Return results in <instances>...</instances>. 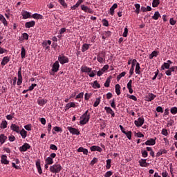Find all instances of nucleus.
I'll return each instance as SVG.
<instances>
[{"label": "nucleus", "instance_id": "nucleus-35", "mask_svg": "<svg viewBox=\"0 0 177 177\" xmlns=\"http://www.w3.org/2000/svg\"><path fill=\"white\" fill-rule=\"evenodd\" d=\"M91 85L94 89L100 88V84L97 83V80L94 81L93 83H91Z\"/></svg>", "mask_w": 177, "mask_h": 177}, {"label": "nucleus", "instance_id": "nucleus-24", "mask_svg": "<svg viewBox=\"0 0 177 177\" xmlns=\"http://www.w3.org/2000/svg\"><path fill=\"white\" fill-rule=\"evenodd\" d=\"M77 152L78 153H83L85 156H88V149H84L82 147H80L78 148Z\"/></svg>", "mask_w": 177, "mask_h": 177}, {"label": "nucleus", "instance_id": "nucleus-7", "mask_svg": "<svg viewBox=\"0 0 177 177\" xmlns=\"http://www.w3.org/2000/svg\"><path fill=\"white\" fill-rule=\"evenodd\" d=\"M29 149H31V145H30L28 143H24L21 147H19V151L23 153L24 151H27L29 150Z\"/></svg>", "mask_w": 177, "mask_h": 177}, {"label": "nucleus", "instance_id": "nucleus-49", "mask_svg": "<svg viewBox=\"0 0 177 177\" xmlns=\"http://www.w3.org/2000/svg\"><path fill=\"white\" fill-rule=\"evenodd\" d=\"M170 112H171V114L175 115V114L177 113V107L176 106H174V107L171 108Z\"/></svg>", "mask_w": 177, "mask_h": 177}, {"label": "nucleus", "instance_id": "nucleus-17", "mask_svg": "<svg viewBox=\"0 0 177 177\" xmlns=\"http://www.w3.org/2000/svg\"><path fill=\"white\" fill-rule=\"evenodd\" d=\"M91 151H99V153H102L103 149L99 146L93 145L90 147Z\"/></svg>", "mask_w": 177, "mask_h": 177}, {"label": "nucleus", "instance_id": "nucleus-32", "mask_svg": "<svg viewBox=\"0 0 177 177\" xmlns=\"http://www.w3.org/2000/svg\"><path fill=\"white\" fill-rule=\"evenodd\" d=\"M82 2H84V0H78L75 5L71 7L72 10H75V9H77V8H78V6H80Z\"/></svg>", "mask_w": 177, "mask_h": 177}, {"label": "nucleus", "instance_id": "nucleus-27", "mask_svg": "<svg viewBox=\"0 0 177 177\" xmlns=\"http://www.w3.org/2000/svg\"><path fill=\"white\" fill-rule=\"evenodd\" d=\"M115 93L118 96H120L121 95V86H120L118 84H117L115 86Z\"/></svg>", "mask_w": 177, "mask_h": 177}, {"label": "nucleus", "instance_id": "nucleus-28", "mask_svg": "<svg viewBox=\"0 0 177 177\" xmlns=\"http://www.w3.org/2000/svg\"><path fill=\"white\" fill-rule=\"evenodd\" d=\"M6 139H8V137L5 136V134H1L0 135V143L1 145H3L5 142H6Z\"/></svg>", "mask_w": 177, "mask_h": 177}, {"label": "nucleus", "instance_id": "nucleus-23", "mask_svg": "<svg viewBox=\"0 0 177 177\" xmlns=\"http://www.w3.org/2000/svg\"><path fill=\"white\" fill-rule=\"evenodd\" d=\"M34 26H35V21H31L25 24L26 28H31V27H34Z\"/></svg>", "mask_w": 177, "mask_h": 177}, {"label": "nucleus", "instance_id": "nucleus-60", "mask_svg": "<svg viewBox=\"0 0 177 177\" xmlns=\"http://www.w3.org/2000/svg\"><path fill=\"white\" fill-rule=\"evenodd\" d=\"M97 162V158H93V159L91 162V165L93 166Z\"/></svg>", "mask_w": 177, "mask_h": 177}, {"label": "nucleus", "instance_id": "nucleus-5", "mask_svg": "<svg viewBox=\"0 0 177 177\" xmlns=\"http://www.w3.org/2000/svg\"><path fill=\"white\" fill-rule=\"evenodd\" d=\"M143 124H145V118L143 117H140L138 118V120L134 121V124L136 127H137V128H140Z\"/></svg>", "mask_w": 177, "mask_h": 177}, {"label": "nucleus", "instance_id": "nucleus-33", "mask_svg": "<svg viewBox=\"0 0 177 177\" xmlns=\"http://www.w3.org/2000/svg\"><path fill=\"white\" fill-rule=\"evenodd\" d=\"M91 47V44H84L82 46V52H86L88 49Z\"/></svg>", "mask_w": 177, "mask_h": 177}, {"label": "nucleus", "instance_id": "nucleus-48", "mask_svg": "<svg viewBox=\"0 0 177 177\" xmlns=\"http://www.w3.org/2000/svg\"><path fill=\"white\" fill-rule=\"evenodd\" d=\"M106 169H110L111 168V159L106 160Z\"/></svg>", "mask_w": 177, "mask_h": 177}, {"label": "nucleus", "instance_id": "nucleus-52", "mask_svg": "<svg viewBox=\"0 0 177 177\" xmlns=\"http://www.w3.org/2000/svg\"><path fill=\"white\" fill-rule=\"evenodd\" d=\"M102 35H104L106 38H109V37H111V32L110 31H104L102 34Z\"/></svg>", "mask_w": 177, "mask_h": 177}, {"label": "nucleus", "instance_id": "nucleus-15", "mask_svg": "<svg viewBox=\"0 0 177 177\" xmlns=\"http://www.w3.org/2000/svg\"><path fill=\"white\" fill-rule=\"evenodd\" d=\"M9 62H10V57L6 56V57H3V58L2 59L1 64L2 66H6V64H8Z\"/></svg>", "mask_w": 177, "mask_h": 177}, {"label": "nucleus", "instance_id": "nucleus-37", "mask_svg": "<svg viewBox=\"0 0 177 177\" xmlns=\"http://www.w3.org/2000/svg\"><path fill=\"white\" fill-rule=\"evenodd\" d=\"M20 135L22 137V139H26V138H27V131L24 130V129H22L20 131Z\"/></svg>", "mask_w": 177, "mask_h": 177}, {"label": "nucleus", "instance_id": "nucleus-44", "mask_svg": "<svg viewBox=\"0 0 177 177\" xmlns=\"http://www.w3.org/2000/svg\"><path fill=\"white\" fill-rule=\"evenodd\" d=\"M21 59H24L26 57V48H24V47H21Z\"/></svg>", "mask_w": 177, "mask_h": 177}, {"label": "nucleus", "instance_id": "nucleus-20", "mask_svg": "<svg viewBox=\"0 0 177 177\" xmlns=\"http://www.w3.org/2000/svg\"><path fill=\"white\" fill-rule=\"evenodd\" d=\"M1 164H5V165H8V164H9V160H8V156L6 155L1 156Z\"/></svg>", "mask_w": 177, "mask_h": 177}, {"label": "nucleus", "instance_id": "nucleus-2", "mask_svg": "<svg viewBox=\"0 0 177 177\" xmlns=\"http://www.w3.org/2000/svg\"><path fill=\"white\" fill-rule=\"evenodd\" d=\"M62 169H63L62 165L57 162L50 167V171H51L52 174H59Z\"/></svg>", "mask_w": 177, "mask_h": 177}, {"label": "nucleus", "instance_id": "nucleus-16", "mask_svg": "<svg viewBox=\"0 0 177 177\" xmlns=\"http://www.w3.org/2000/svg\"><path fill=\"white\" fill-rule=\"evenodd\" d=\"M10 129H12V131H14V132H17V133H20V127L19 126L16 125L15 124H11Z\"/></svg>", "mask_w": 177, "mask_h": 177}, {"label": "nucleus", "instance_id": "nucleus-51", "mask_svg": "<svg viewBox=\"0 0 177 177\" xmlns=\"http://www.w3.org/2000/svg\"><path fill=\"white\" fill-rule=\"evenodd\" d=\"M60 5H62V6H63V8H67V3H66V1L64 0H58Z\"/></svg>", "mask_w": 177, "mask_h": 177}, {"label": "nucleus", "instance_id": "nucleus-45", "mask_svg": "<svg viewBox=\"0 0 177 177\" xmlns=\"http://www.w3.org/2000/svg\"><path fill=\"white\" fill-rule=\"evenodd\" d=\"M100 101H101L100 97L96 98L95 102L93 104V106L97 107L99 104H100Z\"/></svg>", "mask_w": 177, "mask_h": 177}, {"label": "nucleus", "instance_id": "nucleus-9", "mask_svg": "<svg viewBox=\"0 0 177 177\" xmlns=\"http://www.w3.org/2000/svg\"><path fill=\"white\" fill-rule=\"evenodd\" d=\"M59 68H60V64H59V61H55L52 66L53 73H57V71H59Z\"/></svg>", "mask_w": 177, "mask_h": 177}, {"label": "nucleus", "instance_id": "nucleus-22", "mask_svg": "<svg viewBox=\"0 0 177 177\" xmlns=\"http://www.w3.org/2000/svg\"><path fill=\"white\" fill-rule=\"evenodd\" d=\"M81 9L82 10H84V12H86L87 13H93V11L92 10V9L88 8V6H85L84 5L81 6Z\"/></svg>", "mask_w": 177, "mask_h": 177}, {"label": "nucleus", "instance_id": "nucleus-19", "mask_svg": "<svg viewBox=\"0 0 177 177\" xmlns=\"http://www.w3.org/2000/svg\"><path fill=\"white\" fill-rule=\"evenodd\" d=\"M145 144L146 146H154V145H156V140L153 138H150L149 140H147Z\"/></svg>", "mask_w": 177, "mask_h": 177}, {"label": "nucleus", "instance_id": "nucleus-38", "mask_svg": "<svg viewBox=\"0 0 177 177\" xmlns=\"http://www.w3.org/2000/svg\"><path fill=\"white\" fill-rule=\"evenodd\" d=\"M161 17V15H160V12L158 11L155 12L153 16L152 17V19L153 20H158V18Z\"/></svg>", "mask_w": 177, "mask_h": 177}, {"label": "nucleus", "instance_id": "nucleus-63", "mask_svg": "<svg viewBox=\"0 0 177 177\" xmlns=\"http://www.w3.org/2000/svg\"><path fill=\"white\" fill-rule=\"evenodd\" d=\"M111 175H113V171H109L105 174L104 177H110Z\"/></svg>", "mask_w": 177, "mask_h": 177}, {"label": "nucleus", "instance_id": "nucleus-46", "mask_svg": "<svg viewBox=\"0 0 177 177\" xmlns=\"http://www.w3.org/2000/svg\"><path fill=\"white\" fill-rule=\"evenodd\" d=\"M124 135H126L127 138L131 140V139H132V131H126L124 133Z\"/></svg>", "mask_w": 177, "mask_h": 177}, {"label": "nucleus", "instance_id": "nucleus-8", "mask_svg": "<svg viewBox=\"0 0 177 177\" xmlns=\"http://www.w3.org/2000/svg\"><path fill=\"white\" fill-rule=\"evenodd\" d=\"M18 79H17V85L20 86L23 84V76L21 75V67L19 68L18 73Z\"/></svg>", "mask_w": 177, "mask_h": 177}, {"label": "nucleus", "instance_id": "nucleus-36", "mask_svg": "<svg viewBox=\"0 0 177 177\" xmlns=\"http://www.w3.org/2000/svg\"><path fill=\"white\" fill-rule=\"evenodd\" d=\"M0 128H1V129H6V128H8V122L6 120L2 121L0 125Z\"/></svg>", "mask_w": 177, "mask_h": 177}, {"label": "nucleus", "instance_id": "nucleus-13", "mask_svg": "<svg viewBox=\"0 0 177 177\" xmlns=\"http://www.w3.org/2000/svg\"><path fill=\"white\" fill-rule=\"evenodd\" d=\"M104 110L107 113V114H111V117H115V113H114V111H113V109L110 106H105Z\"/></svg>", "mask_w": 177, "mask_h": 177}, {"label": "nucleus", "instance_id": "nucleus-41", "mask_svg": "<svg viewBox=\"0 0 177 177\" xmlns=\"http://www.w3.org/2000/svg\"><path fill=\"white\" fill-rule=\"evenodd\" d=\"M169 131H168L167 129H162L161 131V134L164 136H168L169 135Z\"/></svg>", "mask_w": 177, "mask_h": 177}, {"label": "nucleus", "instance_id": "nucleus-25", "mask_svg": "<svg viewBox=\"0 0 177 177\" xmlns=\"http://www.w3.org/2000/svg\"><path fill=\"white\" fill-rule=\"evenodd\" d=\"M32 19H36L37 20H42L44 19V16L41 14L35 13L32 15Z\"/></svg>", "mask_w": 177, "mask_h": 177}, {"label": "nucleus", "instance_id": "nucleus-4", "mask_svg": "<svg viewBox=\"0 0 177 177\" xmlns=\"http://www.w3.org/2000/svg\"><path fill=\"white\" fill-rule=\"evenodd\" d=\"M58 62H59L60 64H66V63H68L70 61L68 57L62 54L58 56Z\"/></svg>", "mask_w": 177, "mask_h": 177}, {"label": "nucleus", "instance_id": "nucleus-6", "mask_svg": "<svg viewBox=\"0 0 177 177\" xmlns=\"http://www.w3.org/2000/svg\"><path fill=\"white\" fill-rule=\"evenodd\" d=\"M136 63H138V61L136 60V59H133L132 60L131 67L129 71V74H130V75L129 76V78H131V77H132V75H133V73L135 71V66H136Z\"/></svg>", "mask_w": 177, "mask_h": 177}, {"label": "nucleus", "instance_id": "nucleus-61", "mask_svg": "<svg viewBox=\"0 0 177 177\" xmlns=\"http://www.w3.org/2000/svg\"><path fill=\"white\" fill-rule=\"evenodd\" d=\"M169 24H171V26H175V24H176V21H175L174 18H171L169 19Z\"/></svg>", "mask_w": 177, "mask_h": 177}, {"label": "nucleus", "instance_id": "nucleus-11", "mask_svg": "<svg viewBox=\"0 0 177 177\" xmlns=\"http://www.w3.org/2000/svg\"><path fill=\"white\" fill-rule=\"evenodd\" d=\"M147 161V159H140L138 162L141 167L147 168L149 165Z\"/></svg>", "mask_w": 177, "mask_h": 177}, {"label": "nucleus", "instance_id": "nucleus-26", "mask_svg": "<svg viewBox=\"0 0 177 177\" xmlns=\"http://www.w3.org/2000/svg\"><path fill=\"white\" fill-rule=\"evenodd\" d=\"M127 88L129 89V93H133V90L132 89V80H130L127 83Z\"/></svg>", "mask_w": 177, "mask_h": 177}, {"label": "nucleus", "instance_id": "nucleus-18", "mask_svg": "<svg viewBox=\"0 0 177 177\" xmlns=\"http://www.w3.org/2000/svg\"><path fill=\"white\" fill-rule=\"evenodd\" d=\"M21 16L23 17V19H30L31 17V15L30 12H27L26 10H24L21 12Z\"/></svg>", "mask_w": 177, "mask_h": 177}, {"label": "nucleus", "instance_id": "nucleus-39", "mask_svg": "<svg viewBox=\"0 0 177 177\" xmlns=\"http://www.w3.org/2000/svg\"><path fill=\"white\" fill-rule=\"evenodd\" d=\"M169 67H171V65L167 62H164L163 64L161 66V69L165 70V68L167 70H169Z\"/></svg>", "mask_w": 177, "mask_h": 177}, {"label": "nucleus", "instance_id": "nucleus-55", "mask_svg": "<svg viewBox=\"0 0 177 177\" xmlns=\"http://www.w3.org/2000/svg\"><path fill=\"white\" fill-rule=\"evenodd\" d=\"M8 140L10 142H15V140H16V137H15L13 135H10L8 136Z\"/></svg>", "mask_w": 177, "mask_h": 177}, {"label": "nucleus", "instance_id": "nucleus-12", "mask_svg": "<svg viewBox=\"0 0 177 177\" xmlns=\"http://www.w3.org/2000/svg\"><path fill=\"white\" fill-rule=\"evenodd\" d=\"M156 97H157V95H156L151 93H149L146 96V100H147V102H151L152 100H154V99H156Z\"/></svg>", "mask_w": 177, "mask_h": 177}, {"label": "nucleus", "instance_id": "nucleus-14", "mask_svg": "<svg viewBox=\"0 0 177 177\" xmlns=\"http://www.w3.org/2000/svg\"><path fill=\"white\" fill-rule=\"evenodd\" d=\"M80 70L82 73H87L88 74H89V73L92 71V68H89L86 66H82L80 68Z\"/></svg>", "mask_w": 177, "mask_h": 177}, {"label": "nucleus", "instance_id": "nucleus-54", "mask_svg": "<svg viewBox=\"0 0 177 177\" xmlns=\"http://www.w3.org/2000/svg\"><path fill=\"white\" fill-rule=\"evenodd\" d=\"M91 96H92V93H86L84 95V99L86 100H89V99H91Z\"/></svg>", "mask_w": 177, "mask_h": 177}, {"label": "nucleus", "instance_id": "nucleus-30", "mask_svg": "<svg viewBox=\"0 0 177 177\" xmlns=\"http://www.w3.org/2000/svg\"><path fill=\"white\" fill-rule=\"evenodd\" d=\"M0 21H1L4 26H8V21H6V19L2 14H0Z\"/></svg>", "mask_w": 177, "mask_h": 177}, {"label": "nucleus", "instance_id": "nucleus-53", "mask_svg": "<svg viewBox=\"0 0 177 177\" xmlns=\"http://www.w3.org/2000/svg\"><path fill=\"white\" fill-rule=\"evenodd\" d=\"M97 57H106V53H104V51H101L97 54Z\"/></svg>", "mask_w": 177, "mask_h": 177}, {"label": "nucleus", "instance_id": "nucleus-31", "mask_svg": "<svg viewBox=\"0 0 177 177\" xmlns=\"http://www.w3.org/2000/svg\"><path fill=\"white\" fill-rule=\"evenodd\" d=\"M76 105L75 103L74 102H70L66 104L65 108H66V111H67V110H68L69 109H71V107L75 108Z\"/></svg>", "mask_w": 177, "mask_h": 177}, {"label": "nucleus", "instance_id": "nucleus-47", "mask_svg": "<svg viewBox=\"0 0 177 177\" xmlns=\"http://www.w3.org/2000/svg\"><path fill=\"white\" fill-rule=\"evenodd\" d=\"M127 73L122 72L119 75L117 76V81H120L122 77H125Z\"/></svg>", "mask_w": 177, "mask_h": 177}, {"label": "nucleus", "instance_id": "nucleus-64", "mask_svg": "<svg viewBox=\"0 0 177 177\" xmlns=\"http://www.w3.org/2000/svg\"><path fill=\"white\" fill-rule=\"evenodd\" d=\"M22 37L24 38V39H26V41L28 40V34L23 33L22 34Z\"/></svg>", "mask_w": 177, "mask_h": 177}, {"label": "nucleus", "instance_id": "nucleus-59", "mask_svg": "<svg viewBox=\"0 0 177 177\" xmlns=\"http://www.w3.org/2000/svg\"><path fill=\"white\" fill-rule=\"evenodd\" d=\"M50 150L56 151V150H57V146H56L53 144H51V145H50Z\"/></svg>", "mask_w": 177, "mask_h": 177}, {"label": "nucleus", "instance_id": "nucleus-3", "mask_svg": "<svg viewBox=\"0 0 177 177\" xmlns=\"http://www.w3.org/2000/svg\"><path fill=\"white\" fill-rule=\"evenodd\" d=\"M56 158V154L55 153H50V156L46 158L45 160V164H48L49 165H52L53 164V158Z\"/></svg>", "mask_w": 177, "mask_h": 177}, {"label": "nucleus", "instance_id": "nucleus-10", "mask_svg": "<svg viewBox=\"0 0 177 177\" xmlns=\"http://www.w3.org/2000/svg\"><path fill=\"white\" fill-rule=\"evenodd\" d=\"M68 131H69L70 133H72V135H80V131L78 129L73 128L72 127H67Z\"/></svg>", "mask_w": 177, "mask_h": 177}, {"label": "nucleus", "instance_id": "nucleus-1", "mask_svg": "<svg viewBox=\"0 0 177 177\" xmlns=\"http://www.w3.org/2000/svg\"><path fill=\"white\" fill-rule=\"evenodd\" d=\"M91 120V113L89 111H86L85 113L80 117V125H85L89 122Z\"/></svg>", "mask_w": 177, "mask_h": 177}, {"label": "nucleus", "instance_id": "nucleus-34", "mask_svg": "<svg viewBox=\"0 0 177 177\" xmlns=\"http://www.w3.org/2000/svg\"><path fill=\"white\" fill-rule=\"evenodd\" d=\"M36 167L39 174L41 175L42 174V169L41 168V162L39 161L36 162Z\"/></svg>", "mask_w": 177, "mask_h": 177}, {"label": "nucleus", "instance_id": "nucleus-43", "mask_svg": "<svg viewBox=\"0 0 177 177\" xmlns=\"http://www.w3.org/2000/svg\"><path fill=\"white\" fill-rule=\"evenodd\" d=\"M141 154L143 158H146L149 156V153L146 150H141Z\"/></svg>", "mask_w": 177, "mask_h": 177}, {"label": "nucleus", "instance_id": "nucleus-57", "mask_svg": "<svg viewBox=\"0 0 177 177\" xmlns=\"http://www.w3.org/2000/svg\"><path fill=\"white\" fill-rule=\"evenodd\" d=\"M135 136H137V138H145V135L141 132L135 133Z\"/></svg>", "mask_w": 177, "mask_h": 177}, {"label": "nucleus", "instance_id": "nucleus-50", "mask_svg": "<svg viewBox=\"0 0 177 177\" xmlns=\"http://www.w3.org/2000/svg\"><path fill=\"white\" fill-rule=\"evenodd\" d=\"M110 82H111V80H110V77H108L104 83V86L109 88L110 86Z\"/></svg>", "mask_w": 177, "mask_h": 177}, {"label": "nucleus", "instance_id": "nucleus-42", "mask_svg": "<svg viewBox=\"0 0 177 177\" xmlns=\"http://www.w3.org/2000/svg\"><path fill=\"white\" fill-rule=\"evenodd\" d=\"M160 5V0H153L152 6L153 8H157Z\"/></svg>", "mask_w": 177, "mask_h": 177}, {"label": "nucleus", "instance_id": "nucleus-21", "mask_svg": "<svg viewBox=\"0 0 177 177\" xmlns=\"http://www.w3.org/2000/svg\"><path fill=\"white\" fill-rule=\"evenodd\" d=\"M48 100L42 99V97H39L37 100V104L39 106H44V104H46Z\"/></svg>", "mask_w": 177, "mask_h": 177}, {"label": "nucleus", "instance_id": "nucleus-40", "mask_svg": "<svg viewBox=\"0 0 177 177\" xmlns=\"http://www.w3.org/2000/svg\"><path fill=\"white\" fill-rule=\"evenodd\" d=\"M158 55V52L154 50L149 55V59H153V57H157Z\"/></svg>", "mask_w": 177, "mask_h": 177}, {"label": "nucleus", "instance_id": "nucleus-29", "mask_svg": "<svg viewBox=\"0 0 177 177\" xmlns=\"http://www.w3.org/2000/svg\"><path fill=\"white\" fill-rule=\"evenodd\" d=\"M135 73H136V74H138V75L141 74L140 64H139V62H137L136 64Z\"/></svg>", "mask_w": 177, "mask_h": 177}, {"label": "nucleus", "instance_id": "nucleus-62", "mask_svg": "<svg viewBox=\"0 0 177 177\" xmlns=\"http://www.w3.org/2000/svg\"><path fill=\"white\" fill-rule=\"evenodd\" d=\"M123 37H128V28H124V31L123 32Z\"/></svg>", "mask_w": 177, "mask_h": 177}, {"label": "nucleus", "instance_id": "nucleus-58", "mask_svg": "<svg viewBox=\"0 0 177 177\" xmlns=\"http://www.w3.org/2000/svg\"><path fill=\"white\" fill-rule=\"evenodd\" d=\"M102 23L104 27H109V21H107L106 19H102Z\"/></svg>", "mask_w": 177, "mask_h": 177}, {"label": "nucleus", "instance_id": "nucleus-56", "mask_svg": "<svg viewBox=\"0 0 177 177\" xmlns=\"http://www.w3.org/2000/svg\"><path fill=\"white\" fill-rule=\"evenodd\" d=\"M53 131H55V132H63V130L62 129V128L59 127H55L53 128Z\"/></svg>", "mask_w": 177, "mask_h": 177}]
</instances>
